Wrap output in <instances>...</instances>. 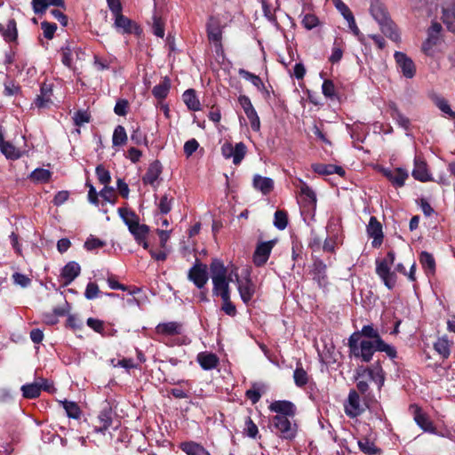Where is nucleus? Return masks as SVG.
Returning <instances> with one entry per match:
<instances>
[{"label": "nucleus", "instance_id": "obj_1", "mask_svg": "<svg viewBox=\"0 0 455 455\" xmlns=\"http://www.w3.org/2000/svg\"><path fill=\"white\" fill-rule=\"evenodd\" d=\"M348 356L363 363H370L376 352H385L394 359L397 356L395 347L386 343L372 324L363 325L354 331L347 339Z\"/></svg>", "mask_w": 455, "mask_h": 455}, {"label": "nucleus", "instance_id": "obj_2", "mask_svg": "<svg viewBox=\"0 0 455 455\" xmlns=\"http://www.w3.org/2000/svg\"><path fill=\"white\" fill-rule=\"evenodd\" d=\"M268 409L275 415L270 419V428L279 438L292 441L298 434V424L292 420L297 413L296 405L287 400L272 402Z\"/></svg>", "mask_w": 455, "mask_h": 455}, {"label": "nucleus", "instance_id": "obj_3", "mask_svg": "<svg viewBox=\"0 0 455 455\" xmlns=\"http://www.w3.org/2000/svg\"><path fill=\"white\" fill-rule=\"evenodd\" d=\"M370 11L379 23L381 32L392 41L399 43L401 41L400 34L395 24L390 19L386 6L380 2H373Z\"/></svg>", "mask_w": 455, "mask_h": 455}, {"label": "nucleus", "instance_id": "obj_4", "mask_svg": "<svg viewBox=\"0 0 455 455\" xmlns=\"http://www.w3.org/2000/svg\"><path fill=\"white\" fill-rule=\"evenodd\" d=\"M368 377L369 379L375 382L378 388L380 389L385 383V371L382 367V361L379 358L373 363L368 366H359L355 371V379Z\"/></svg>", "mask_w": 455, "mask_h": 455}, {"label": "nucleus", "instance_id": "obj_5", "mask_svg": "<svg viewBox=\"0 0 455 455\" xmlns=\"http://www.w3.org/2000/svg\"><path fill=\"white\" fill-rule=\"evenodd\" d=\"M221 154L225 159L232 158L235 165H239L247 153V148L243 142L236 143L235 146L226 141L221 146Z\"/></svg>", "mask_w": 455, "mask_h": 455}, {"label": "nucleus", "instance_id": "obj_6", "mask_svg": "<svg viewBox=\"0 0 455 455\" xmlns=\"http://www.w3.org/2000/svg\"><path fill=\"white\" fill-rule=\"evenodd\" d=\"M188 278L198 289L204 288L209 279L207 266L196 259L194 266L188 270Z\"/></svg>", "mask_w": 455, "mask_h": 455}, {"label": "nucleus", "instance_id": "obj_7", "mask_svg": "<svg viewBox=\"0 0 455 455\" xmlns=\"http://www.w3.org/2000/svg\"><path fill=\"white\" fill-rule=\"evenodd\" d=\"M344 411L347 417L355 419L365 411V407L361 403L360 395L355 389L348 393L347 401L344 403Z\"/></svg>", "mask_w": 455, "mask_h": 455}, {"label": "nucleus", "instance_id": "obj_8", "mask_svg": "<svg viewBox=\"0 0 455 455\" xmlns=\"http://www.w3.org/2000/svg\"><path fill=\"white\" fill-rule=\"evenodd\" d=\"M390 265L384 259L376 260V274L388 290H393L396 284L397 276L391 271Z\"/></svg>", "mask_w": 455, "mask_h": 455}, {"label": "nucleus", "instance_id": "obj_9", "mask_svg": "<svg viewBox=\"0 0 455 455\" xmlns=\"http://www.w3.org/2000/svg\"><path fill=\"white\" fill-rule=\"evenodd\" d=\"M235 279L241 299L244 304L247 305L251 301L253 296L256 293V284L249 275L243 278H240L236 274Z\"/></svg>", "mask_w": 455, "mask_h": 455}, {"label": "nucleus", "instance_id": "obj_10", "mask_svg": "<svg viewBox=\"0 0 455 455\" xmlns=\"http://www.w3.org/2000/svg\"><path fill=\"white\" fill-rule=\"evenodd\" d=\"M409 411L411 414L413 416V419L417 425L425 432L428 433H435V427L433 424V421L430 419L429 416L424 412L418 404H411L409 407Z\"/></svg>", "mask_w": 455, "mask_h": 455}, {"label": "nucleus", "instance_id": "obj_11", "mask_svg": "<svg viewBox=\"0 0 455 455\" xmlns=\"http://www.w3.org/2000/svg\"><path fill=\"white\" fill-rule=\"evenodd\" d=\"M114 28L122 34H135L140 35L141 33L140 28L138 24L124 16L122 12L114 15Z\"/></svg>", "mask_w": 455, "mask_h": 455}, {"label": "nucleus", "instance_id": "obj_12", "mask_svg": "<svg viewBox=\"0 0 455 455\" xmlns=\"http://www.w3.org/2000/svg\"><path fill=\"white\" fill-rule=\"evenodd\" d=\"M275 243L276 240L274 239L267 242H260L257 244L252 257L256 267H262L267 263Z\"/></svg>", "mask_w": 455, "mask_h": 455}, {"label": "nucleus", "instance_id": "obj_13", "mask_svg": "<svg viewBox=\"0 0 455 455\" xmlns=\"http://www.w3.org/2000/svg\"><path fill=\"white\" fill-rule=\"evenodd\" d=\"M208 40L214 44L216 52L222 50V29L218 19L210 17L206 24Z\"/></svg>", "mask_w": 455, "mask_h": 455}, {"label": "nucleus", "instance_id": "obj_14", "mask_svg": "<svg viewBox=\"0 0 455 455\" xmlns=\"http://www.w3.org/2000/svg\"><path fill=\"white\" fill-rule=\"evenodd\" d=\"M394 57L403 75L406 78H412L416 74L413 60L402 52H395Z\"/></svg>", "mask_w": 455, "mask_h": 455}, {"label": "nucleus", "instance_id": "obj_15", "mask_svg": "<svg viewBox=\"0 0 455 455\" xmlns=\"http://www.w3.org/2000/svg\"><path fill=\"white\" fill-rule=\"evenodd\" d=\"M367 234L370 237L373 238L371 243L372 247L378 248L381 245L383 242L382 225L374 216L370 218V221L367 226Z\"/></svg>", "mask_w": 455, "mask_h": 455}, {"label": "nucleus", "instance_id": "obj_16", "mask_svg": "<svg viewBox=\"0 0 455 455\" xmlns=\"http://www.w3.org/2000/svg\"><path fill=\"white\" fill-rule=\"evenodd\" d=\"M163 167L158 160L153 161L144 176L142 177V181L145 185H150L153 188H156L157 184L156 181L159 179L160 175L162 174Z\"/></svg>", "mask_w": 455, "mask_h": 455}, {"label": "nucleus", "instance_id": "obj_17", "mask_svg": "<svg viewBox=\"0 0 455 455\" xmlns=\"http://www.w3.org/2000/svg\"><path fill=\"white\" fill-rule=\"evenodd\" d=\"M412 177L420 182H427L432 180L431 174L429 173L427 163L420 157L414 158V168L412 170Z\"/></svg>", "mask_w": 455, "mask_h": 455}, {"label": "nucleus", "instance_id": "obj_18", "mask_svg": "<svg viewBox=\"0 0 455 455\" xmlns=\"http://www.w3.org/2000/svg\"><path fill=\"white\" fill-rule=\"evenodd\" d=\"M299 193L302 197L303 207L315 210L316 206V196L314 190L303 180H299Z\"/></svg>", "mask_w": 455, "mask_h": 455}, {"label": "nucleus", "instance_id": "obj_19", "mask_svg": "<svg viewBox=\"0 0 455 455\" xmlns=\"http://www.w3.org/2000/svg\"><path fill=\"white\" fill-rule=\"evenodd\" d=\"M52 86L50 84L44 83L40 87V94L34 100V105L37 108H49L52 103Z\"/></svg>", "mask_w": 455, "mask_h": 455}, {"label": "nucleus", "instance_id": "obj_20", "mask_svg": "<svg viewBox=\"0 0 455 455\" xmlns=\"http://www.w3.org/2000/svg\"><path fill=\"white\" fill-rule=\"evenodd\" d=\"M182 331L183 325L179 322L161 323L156 327V333L163 336L180 335Z\"/></svg>", "mask_w": 455, "mask_h": 455}, {"label": "nucleus", "instance_id": "obj_21", "mask_svg": "<svg viewBox=\"0 0 455 455\" xmlns=\"http://www.w3.org/2000/svg\"><path fill=\"white\" fill-rule=\"evenodd\" d=\"M383 175L395 187H403L408 178V172L402 168L383 169Z\"/></svg>", "mask_w": 455, "mask_h": 455}, {"label": "nucleus", "instance_id": "obj_22", "mask_svg": "<svg viewBox=\"0 0 455 455\" xmlns=\"http://www.w3.org/2000/svg\"><path fill=\"white\" fill-rule=\"evenodd\" d=\"M98 420L100 425L95 427L94 431L104 435L113 422V411L111 407L107 406L102 409L99 413Z\"/></svg>", "mask_w": 455, "mask_h": 455}, {"label": "nucleus", "instance_id": "obj_23", "mask_svg": "<svg viewBox=\"0 0 455 455\" xmlns=\"http://www.w3.org/2000/svg\"><path fill=\"white\" fill-rule=\"evenodd\" d=\"M387 112L390 116L396 122V124L404 129L405 131L410 130L411 121L405 116L398 108L395 102L388 103Z\"/></svg>", "mask_w": 455, "mask_h": 455}, {"label": "nucleus", "instance_id": "obj_24", "mask_svg": "<svg viewBox=\"0 0 455 455\" xmlns=\"http://www.w3.org/2000/svg\"><path fill=\"white\" fill-rule=\"evenodd\" d=\"M81 272V267L78 263L70 261L66 264L61 270V277L64 279V284L68 285L71 283Z\"/></svg>", "mask_w": 455, "mask_h": 455}, {"label": "nucleus", "instance_id": "obj_25", "mask_svg": "<svg viewBox=\"0 0 455 455\" xmlns=\"http://www.w3.org/2000/svg\"><path fill=\"white\" fill-rule=\"evenodd\" d=\"M197 362L204 370L211 371L217 368L220 359L213 353L202 352L197 355Z\"/></svg>", "mask_w": 455, "mask_h": 455}, {"label": "nucleus", "instance_id": "obj_26", "mask_svg": "<svg viewBox=\"0 0 455 455\" xmlns=\"http://www.w3.org/2000/svg\"><path fill=\"white\" fill-rule=\"evenodd\" d=\"M179 447L187 455H211L202 444L194 441L182 442Z\"/></svg>", "mask_w": 455, "mask_h": 455}, {"label": "nucleus", "instance_id": "obj_27", "mask_svg": "<svg viewBox=\"0 0 455 455\" xmlns=\"http://www.w3.org/2000/svg\"><path fill=\"white\" fill-rule=\"evenodd\" d=\"M0 33L6 42H15L18 37L17 24L14 19H10L6 25L0 23Z\"/></svg>", "mask_w": 455, "mask_h": 455}, {"label": "nucleus", "instance_id": "obj_28", "mask_svg": "<svg viewBox=\"0 0 455 455\" xmlns=\"http://www.w3.org/2000/svg\"><path fill=\"white\" fill-rule=\"evenodd\" d=\"M442 20L447 29L455 33V0H451L447 7L443 8Z\"/></svg>", "mask_w": 455, "mask_h": 455}, {"label": "nucleus", "instance_id": "obj_29", "mask_svg": "<svg viewBox=\"0 0 455 455\" xmlns=\"http://www.w3.org/2000/svg\"><path fill=\"white\" fill-rule=\"evenodd\" d=\"M326 268V264L322 259H316L314 260V280L318 283L319 286H325L327 284Z\"/></svg>", "mask_w": 455, "mask_h": 455}, {"label": "nucleus", "instance_id": "obj_30", "mask_svg": "<svg viewBox=\"0 0 455 455\" xmlns=\"http://www.w3.org/2000/svg\"><path fill=\"white\" fill-rule=\"evenodd\" d=\"M252 184L254 188L260 191L263 195H268L274 189L273 180L259 174L254 175Z\"/></svg>", "mask_w": 455, "mask_h": 455}, {"label": "nucleus", "instance_id": "obj_31", "mask_svg": "<svg viewBox=\"0 0 455 455\" xmlns=\"http://www.w3.org/2000/svg\"><path fill=\"white\" fill-rule=\"evenodd\" d=\"M183 100L189 110L199 111L201 109L200 101L194 89L185 91L182 95Z\"/></svg>", "mask_w": 455, "mask_h": 455}, {"label": "nucleus", "instance_id": "obj_32", "mask_svg": "<svg viewBox=\"0 0 455 455\" xmlns=\"http://www.w3.org/2000/svg\"><path fill=\"white\" fill-rule=\"evenodd\" d=\"M0 151L7 159L10 160H17L21 156L20 149L11 142L5 141L4 140L0 142Z\"/></svg>", "mask_w": 455, "mask_h": 455}, {"label": "nucleus", "instance_id": "obj_33", "mask_svg": "<svg viewBox=\"0 0 455 455\" xmlns=\"http://www.w3.org/2000/svg\"><path fill=\"white\" fill-rule=\"evenodd\" d=\"M118 213L125 225L128 227L129 230L140 223L139 216L132 210L127 208H119Z\"/></svg>", "mask_w": 455, "mask_h": 455}, {"label": "nucleus", "instance_id": "obj_34", "mask_svg": "<svg viewBox=\"0 0 455 455\" xmlns=\"http://www.w3.org/2000/svg\"><path fill=\"white\" fill-rule=\"evenodd\" d=\"M419 262L427 274L434 275L435 273V260L431 253L426 251H421Z\"/></svg>", "mask_w": 455, "mask_h": 455}, {"label": "nucleus", "instance_id": "obj_35", "mask_svg": "<svg viewBox=\"0 0 455 455\" xmlns=\"http://www.w3.org/2000/svg\"><path fill=\"white\" fill-rule=\"evenodd\" d=\"M451 343L446 337L438 338L434 343L435 350L442 356L443 359H447L451 355Z\"/></svg>", "mask_w": 455, "mask_h": 455}, {"label": "nucleus", "instance_id": "obj_36", "mask_svg": "<svg viewBox=\"0 0 455 455\" xmlns=\"http://www.w3.org/2000/svg\"><path fill=\"white\" fill-rule=\"evenodd\" d=\"M210 269L212 281L227 278V267L220 260L213 259L210 265Z\"/></svg>", "mask_w": 455, "mask_h": 455}, {"label": "nucleus", "instance_id": "obj_37", "mask_svg": "<svg viewBox=\"0 0 455 455\" xmlns=\"http://www.w3.org/2000/svg\"><path fill=\"white\" fill-rule=\"evenodd\" d=\"M171 88V80L165 76L163 81L156 85L152 90V94L158 100H164L167 97Z\"/></svg>", "mask_w": 455, "mask_h": 455}, {"label": "nucleus", "instance_id": "obj_38", "mask_svg": "<svg viewBox=\"0 0 455 455\" xmlns=\"http://www.w3.org/2000/svg\"><path fill=\"white\" fill-rule=\"evenodd\" d=\"M212 283L214 295L220 296L221 299L230 296L229 282L227 278L212 281Z\"/></svg>", "mask_w": 455, "mask_h": 455}, {"label": "nucleus", "instance_id": "obj_39", "mask_svg": "<svg viewBox=\"0 0 455 455\" xmlns=\"http://www.w3.org/2000/svg\"><path fill=\"white\" fill-rule=\"evenodd\" d=\"M293 379L295 385L299 387H304L309 381V375L303 369L301 363H298L293 371Z\"/></svg>", "mask_w": 455, "mask_h": 455}, {"label": "nucleus", "instance_id": "obj_40", "mask_svg": "<svg viewBox=\"0 0 455 455\" xmlns=\"http://www.w3.org/2000/svg\"><path fill=\"white\" fill-rule=\"evenodd\" d=\"M357 443L359 449L364 454L374 455L381 453V449L377 447L375 443L367 437L360 439Z\"/></svg>", "mask_w": 455, "mask_h": 455}, {"label": "nucleus", "instance_id": "obj_41", "mask_svg": "<svg viewBox=\"0 0 455 455\" xmlns=\"http://www.w3.org/2000/svg\"><path fill=\"white\" fill-rule=\"evenodd\" d=\"M22 396L26 399H36L41 395V387L39 383L25 384L20 388Z\"/></svg>", "mask_w": 455, "mask_h": 455}, {"label": "nucleus", "instance_id": "obj_42", "mask_svg": "<svg viewBox=\"0 0 455 455\" xmlns=\"http://www.w3.org/2000/svg\"><path fill=\"white\" fill-rule=\"evenodd\" d=\"M60 403L68 418L78 419L81 417L82 411L76 403L68 400L61 401Z\"/></svg>", "mask_w": 455, "mask_h": 455}, {"label": "nucleus", "instance_id": "obj_43", "mask_svg": "<svg viewBox=\"0 0 455 455\" xmlns=\"http://www.w3.org/2000/svg\"><path fill=\"white\" fill-rule=\"evenodd\" d=\"M243 433L244 435L251 439H256L258 437L260 438L258 426L253 422L250 416L245 418Z\"/></svg>", "mask_w": 455, "mask_h": 455}, {"label": "nucleus", "instance_id": "obj_44", "mask_svg": "<svg viewBox=\"0 0 455 455\" xmlns=\"http://www.w3.org/2000/svg\"><path fill=\"white\" fill-rule=\"evenodd\" d=\"M343 56V42L340 38H335L331 50V54L329 57V61L332 64L338 63Z\"/></svg>", "mask_w": 455, "mask_h": 455}, {"label": "nucleus", "instance_id": "obj_45", "mask_svg": "<svg viewBox=\"0 0 455 455\" xmlns=\"http://www.w3.org/2000/svg\"><path fill=\"white\" fill-rule=\"evenodd\" d=\"M52 172L49 170L37 168L30 174V179L38 183H47L51 180Z\"/></svg>", "mask_w": 455, "mask_h": 455}, {"label": "nucleus", "instance_id": "obj_46", "mask_svg": "<svg viewBox=\"0 0 455 455\" xmlns=\"http://www.w3.org/2000/svg\"><path fill=\"white\" fill-rule=\"evenodd\" d=\"M130 233L133 235L135 241H143V238H147L150 228L146 224H138L131 228Z\"/></svg>", "mask_w": 455, "mask_h": 455}, {"label": "nucleus", "instance_id": "obj_47", "mask_svg": "<svg viewBox=\"0 0 455 455\" xmlns=\"http://www.w3.org/2000/svg\"><path fill=\"white\" fill-rule=\"evenodd\" d=\"M238 74L244 79L250 81L259 90L265 89V85L259 76L252 74L243 68H240L238 70Z\"/></svg>", "mask_w": 455, "mask_h": 455}, {"label": "nucleus", "instance_id": "obj_48", "mask_svg": "<svg viewBox=\"0 0 455 455\" xmlns=\"http://www.w3.org/2000/svg\"><path fill=\"white\" fill-rule=\"evenodd\" d=\"M127 142V134L122 125H117L113 132L112 143L114 146H123Z\"/></svg>", "mask_w": 455, "mask_h": 455}, {"label": "nucleus", "instance_id": "obj_49", "mask_svg": "<svg viewBox=\"0 0 455 455\" xmlns=\"http://www.w3.org/2000/svg\"><path fill=\"white\" fill-rule=\"evenodd\" d=\"M4 94L8 97L17 95L21 92L20 86L10 77H7L4 81Z\"/></svg>", "mask_w": 455, "mask_h": 455}, {"label": "nucleus", "instance_id": "obj_50", "mask_svg": "<svg viewBox=\"0 0 455 455\" xmlns=\"http://www.w3.org/2000/svg\"><path fill=\"white\" fill-rule=\"evenodd\" d=\"M274 225L279 230H283L288 225V215L287 212L282 210H278L275 212Z\"/></svg>", "mask_w": 455, "mask_h": 455}, {"label": "nucleus", "instance_id": "obj_51", "mask_svg": "<svg viewBox=\"0 0 455 455\" xmlns=\"http://www.w3.org/2000/svg\"><path fill=\"white\" fill-rule=\"evenodd\" d=\"M107 281L108 286L113 290L128 291L130 294H135L140 291V289L136 287H134L132 290H130L128 286L122 284L118 281H116L114 276H109Z\"/></svg>", "mask_w": 455, "mask_h": 455}, {"label": "nucleus", "instance_id": "obj_52", "mask_svg": "<svg viewBox=\"0 0 455 455\" xmlns=\"http://www.w3.org/2000/svg\"><path fill=\"white\" fill-rule=\"evenodd\" d=\"M172 201L173 197L168 194H164L161 196L158 209L162 214H167L171 212Z\"/></svg>", "mask_w": 455, "mask_h": 455}, {"label": "nucleus", "instance_id": "obj_53", "mask_svg": "<svg viewBox=\"0 0 455 455\" xmlns=\"http://www.w3.org/2000/svg\"><path fill=\"white\" fill-rule=\"evenodd\" d=\"M106 245V242L102 241L92 235H91L84 242V248L87 251H94L96 249L102 248Z\"/></svg>", "mask_w": 455, "mask_h": 455}, {"label": "nucleus", "instance_id": "obj_54", "mask_svg": "<svg viewBox=\"0 0 455 455\" xmlns=\"http://www.w3.org/2000/svg\"><path fill=\"white\" fill-rule=\"evenodd\" d=\"M434 100L435 104L438 107V108L441 111L449 115L451 118L455 119V112L451 110L448 101L444 98L436 96Z\"/></svg>", "mask_w": 455, "mask_h": 455}, {"label": "nucleus", "instance_id": "obj_55", "mask_svg": "<svg viewBox=\"0 0 455 455\" xmlns=\"http://www.w3.org/2000/svg\"><path fill=\"white\" fill-rule=\"evenodd\" d=\"M99 181L104 186L108 185L111 181L110 172L101 164L98 165L95 170Z\"/></svg>", "mask_w": 455, "mask_h": 455}, {"label": "nucleus", "instance_id": "obj_56", "mask_svg": "<svg viewBox=\"0 0 455 455\" xmlns=\"http://www.w3.org/2000/svg\"><path fill=\"white\" fill-rule=\"evenodd\" d=\"M86 324L94 331L105 335V323L102 320L90 317L86 321Z\"/></svg>", "mask_w": 455, "mask_h": 455}, {"label": "nucleus", "instance_id": "obj_57", "mask_svg": "<svg viewBox=\"0 0 455 455\" xmlns=\"http://www.w3.org/2000/svg\"><path fill=\"white\" fill-rule=\"evenodd\" d=\"M322 92L328 99H334L336 96L335 85L330 79L323 81L322 84Z\"/></svg>", "mask_w": 455, "mask_h": 455}, {"label": "nucleus", "instance_id": "obj_58", "mask_svg": "<svg viewBox=\"0 0 455 455\" xmlns=\"http://www.w3.org/2000/svg\"><path fill=\"white\" fill-rule=\"evenodd\" d=\"M73 120L76 126H81L90 122L91 115L86 110H78L74 114Z\"/></svg>", "mask_w": 455, "mask_h": 455}, {"label": "nucleus", "instance_id": "obj_59", "mask_svg": "<svg viewBox=\"0 0 455 455\" xmlns=\"http://www.w3.org/2000/svg\"><path fill=\"white\" fill-rule=\"evenodd\" d=\"M100 293L99 285L96 283L90 282L87 283L85 291H84V297L87 299H93L97 298Z\"/></svg>", "mask_w": 455, "mask_h": 455}, {"label": "nucleus", "instance_id": "obj_60", "mask_svg": "<svg viewBox=\"0 0 455 455\" xmlns=\"http://www.w3.org/2000/svg\"><path fill=\"white\" fill-rule=\"evenodd\" d=\"M312 169L315 172L321 175H330L333 174L334 164H315L312 165Z\"/></svg>", "mask_w": 455, "mask_h": 455}, {"label": "nucleus", "instance_id": "obj_61", "mask_svg": "<svg viewBox=\"0 0 455 455\" xmlns=\"http://www.w3.org/2000/svg\"><path fill=\"white\" fill-rule=\"evenodd\" d=\"M99 195L106 201L111 204L116 203V196L112 187L106 185L99 193Z\"/></svg>", "mask_w": 455, "mask_h": 455}, {"label": "nucleus", "instance_id": "obj_62", "mask_svg": "<svg viewBox=\"0 0 455 455\" xmlns=\"http://www.w3.org/2000/svg\"><path fill=\"white\" fill-rule=\"evenodd\" d=\"M245 115L250 121L251 129L254 132H259L260 129V121L255 108L251 111H247Z\"/></svg>", "mask_w": 455, "mask_h": 455}, {"label": "nucleus", "instance_id": "obj_63", "mask_svg": "<svg viewBox=\"0 0 455 455\" xmlns=\"http://www.w3.org/2000/svg\"><path fill=\"white\" fill-rule=\"evenodd\" d=\"M41 28L44 33V36L47 39H52L54 36V33L57 29V25L55 23H51L48 21H43L41 23Z\"/></svg>", "mask_w": 455, "mask_h": 455}, {"label": "nucleus", "instance_id": "obj_64", "mask_svg": "<svg viewBox=\"0 0 455 455\" xmlns=\"http://www.w3.org/2000/svg\"><path fill=\"white\" fill-rule=\"evenodd\" d=\"M152 30L155 36L163 38L164 36V24L159 17H153Z\"/></svg>", "mask_w": 455, "mask_h": 455}]
</instances>
